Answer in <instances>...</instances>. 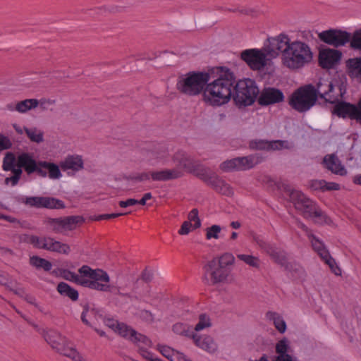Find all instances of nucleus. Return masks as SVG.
Segmentation results:
<instances>
[{
	"label": "nucleus",
	"mask_w": 361,
	"mask_h": 361,
	"mask_svg": "<svg viewBox=\"0 0 361 361\" xmlns=\"http://www.w3.org/2000/svg\"><path fill=\"white\" fill-rule=\"evenodd\" d=\"M62 277L82 286L93 290L110 292L113 295H123L120 288L110 286L108 274L102 269H92L84 265L78 270V274L69 270H63Z\"/></svg>",
	"instance_id": "f257e3e1"
},
{
	"label": "nucleus",
	"mask_w": 361,
	"mask_h": 361,
	"mask_svg": "<svg viewBox=\"0 0 361 361\" xmlns=\"http://www.w3.org/2000/svg\"><path fill=\"white\" fill-rule=\"evenodd\" d=\"M217 73L218 78L207 85L203 96L207 103L219 106L226 104L233 96L235 78L226 68H219Z\"/></svg>",
	"instance_id": "f03ea898"
},
{
	"label": "nucleus",
	"mask_w": 361,
	"mask_h": 361,
	"mask_svg": "<svg viewBox=\"0 0 361 361\" xmlns=\"http://www.w3.org/2000/svg\"><path fill=\"white\" fill-rule=\"evenodd\" d=\"M173 161L176 164L177 168L152 171V173L143 172L132 174L129 175L127 178L139 182L148 180L150 178L155 181H166L180 177L181 176L180 169H183L190 172L195 170V162L192 159L183 151L177 152L173 157Z\"/></svg>",
	"instance_id": "7ed1b4c3"
},
{
	"label": "nucleus",
	"mask_w": 361,
	"mask_h": 361,
	"mask_svg": "<svg viewBox=\"0 0 361 361\" xmlns=\"http://www.w3.org/2000/svg\"><path fill=\"white\" fill-rule=\"evenodd\" d=\"M267 187L283 190L289 197L295 208L305 218L320 217L322 213L316 207L314 202L300 190H293L286 183H276L269 176H264L262 180Z\"/></svg>",
	"instance_id": "20e7f679"
},
{
	"label": "nucleus",
	"mask_w": 361,
	"mask_h": 361,
	"mask_svg": "<svg viewBox=\"0 0 361 361\" xmlns=\"http://www.w3.org/2000/svg\"><path fill=\"white\" fill-rule=\"evenodd\" d=\"M286 53L281 57L282 65L288 69L297 71L314 61V53L310 46L302 41H292Z\"/></svg>",
	"instance_id": "39448f33"
},
{
	"label": "nucleus",
	"mask_w": 361,
	"mask_h": 361,
	"mask_svg": "<svg viewBox=\"0 0 361 361\" xmlns=\"http://www.w3.org/2000/svg\"><path fill=\"white\" fill-rule=\"evenodd\" d=\"M106 325L121 336L136 344L139 349V353L145 359L149 361H163L160 358L154 357V354L148 350V348L152 346V341L147 336L137 333L126 324L116 320L109 319L106 321Z\"/></svg>",
	"instance_id": "423d86ee"
},
{
	"label": "nucleus",
	"mask_w": 361,
	"mask_h": 361,
	"mask_svg": "<svg viewBox=\"0 0 361 361\" xmlns=\"http://www.w3.org/2000/svg\"><path fill=\"white\" fill-rule=\"evenodd\" d=\"M235 258L230 253H224L219 258L209 261L204 267V280L208 284L225 281L231 274V267Z\"/></svg>",
	"instance_id": "0eeeda50"
},
{
	"label": "nucleus",
	"mask_w": 361,
	"mask_h": 361,
	"mask_svg": "<svg viewBox=\"0 0 361 361\" xmlns=\"http://www.w3.org/2000/svg\"><path fill=\"white\" fill-rule=\"evenodd\" d=\"M209 80L208 73L192 71L180 76L176 87L184 94L196 96L204 91Z\"/></svg>",
	"instance_id": "6e6552de"
},
{
	"label": "nucleus",
	"mask_w": 361,
	"mask_h": 361,
	"mask_svg": "<svg viewBox=\"0 0 361 361\" xmlns=\"http://www.w3.org/2000/svg\"><path fill=\"white\" fill-rule=\"evenodd\" d=\"M43 335L47 343L60 354L71 358L73 361H87L73 347L66 337L62 336L54 330H42Z\"/></svg>",
	"instance_id": "1a4fd4ad"
},
{
	"label": "nucleus",
	"mask_w": 361,
	"mask_h": 361,
	"mask_svg": "<svg viewBox=\"0 0 361 361\" xmlns=\"http://www.w3.org/2000/svg\"><path fill=\"white\" fill-rule=\"evenodd\" d=\"M24 171L28 174L36 172L39 176L45 178L49 177L51 180H57L62 177L59 166L51 162L35 160L24 152Z\"/></svg>",
	"instance_id": "9d476101"
},
{
	"label": "nucleus",
	"mask_w": 361,
	"mask_h": 361,
	"mask_svg": "<svg viewBox=\"0 0 361 361\" xmlns=\"http://www.w3.org/2000/svg\"><path fill=\"white\" fill-rule=\"evenodd\" d=\"M317 101L315 87L311 85L302 87L295 90L289 101L290 106L299 112L310 109Z\"/></svg>",
	"instance_id": "9b49d317"
},
{
	"label": "nucleus",
	"mask_w": 361,
	"mask_h": 361,
	"mask_svg": "<svg viewBox=\"0 0 361 361\" xmlns=\"http://www.w3.org/2000/svg\"><path fill=\"white\" fill-rule=\"evenodd\" d=\"M317 97L319 96L329 103H336L341 99L345 93L346 86L343 82H331L321 79L315 88Z\"/></svg>",
	"instance_id": "f8f14e48"
},
{
	"label": "nucleus",
	"mask_w": 361,
	"mask_h": 361,
	"mask_svg": "<svg viewBox=\"0 0 361 361\" xmlns=\"http://www.w3.org/2000/svg\"><path fill=\"white\" fill-rule=\"evenodd\" d=\"M259 93V89L253 80L247 78L240 80L234 84L233 97L240 105H251Z\"/></svg>",
	"instance_id": "ddd939ff"
},
{
	"label": "nucleus",
	"mask_w": 361,
	"mask_h": 361,
	"mask_svg": "<svg viewBox=\"0 0 361 361\" xmlns=\"http://www.w3.org/2000/svg\"><path fill=\"white\" fill-rule=\"evenodd\" d=\"M300 225L301 228L307 233L313 250L318 254L320 258L325 262V264L329 267L331 270L336 275H341V269L337 266L334 259L331 257L324 243L317 238H316L313 234H312L305 225L303 224H300Z\"/></svg>",
	"instance_id": "4468645a"
},
{
	"label": "nucleus",
	"mask_w": 361,
	"mask_h": 361,
	"mask_svg": "<svg viewBox=\"0 0 361 361\" xmlns=\"http://www.w3.org/2000/svg\"><path fill=\"white\" fill-rule=\"evenodd\" d=\"M263 157L259 153L247 157H237L223 162L220 168L223 171L228 172L233 170L245 171L261 163Z\"/></svg>",
	"instance_id": "2eb2a0df"
},
{
	"label": "nucleus",
	"mask_w": 361,
	"mask_h": 361,
	"mask_svg": "<svg viewBox=\"0 0 361 361\" xmlns=\"http://www.w3.org/2000/svg\"><path fill=\"white\" fill-rule=\"evenodd\" d=\"M23 167V154H19L18 159L11 152H7L3 161V169L4 171H11L13 173L11 177L6 178L5 183L15 185L19 180Z\"/></svg>",
	"instance_id": "dca6fc26"
},
{
	"label": "nucleus",
	"mask_w": 361,
	"mask_h": 361,
	"mask_svg": "<svg viewBox=\"0 0 361 361\" xmlns=\"http://www.w3.org/2000/svg\"><path fill=\"white\" fill-rule=\"evenodd\" d=\"M267 55L259 49H249L243 51L240 56L252 70L260 71L267 63Z\"/></svg>",
	"instance_id": "f3484780"
},
{
	"label": "nucleus",
	"mask_w": 361,
	"mask_h": 361,
	"mask_svg": "<svg viewBox=\"0 0 361 361\" xmlns=\"http://www.w3.org/2000/svg\"><path fill=\"white\" fill-rule=\"evenodd\" d=\"M291 42L288 35L284 34L270 37L268 39V44L266 45L267 54L276 58L281 54V57H283Z\"/></svg>",
	"instance_id": "a211bd4d"
},
{
	"label": "nucleus",
	"mask_w": 361,
	"mask_h": 361,
	"mask_svg": "<svg viewBox=\"0 0 361 361\" xmlns=\"http://www.w3.org/2000/svg\"><path fill=\"white\" fill-rule=\"evenodd\" d=\"M201 178L217 192L224 195L231 196L233 194L232 188L224 180L219 178L215 173L204 170L200 174Z\"/></svg>",
	"instance_id": "6ab92c4d"
},
{
	"label": "nucleus",
	"mask_w": 361,
	"mask_h": 361,
	"mask_svg": "<svg viewBox=\"0 0 361 361\" xmlns=\"http://www.w3.org/2000/svg\"><path fill=\"white\" fill-rule=\"evenodd\" d=\"M319 39L330 45L338 47L345 45L350 39V35L345 31L329 30L319 34Z\"/></svg>",
	"instance_id": "aec40b11"
},
{
	"label": "nucleus",
	"mask_w": 361,
	"mask_h": 361,
	"mask_svg": "<svg viewBox=\"0 0 361 361\" xmlns=\"http://www.w3.org/2000/svg\"><path fill=\"white\" fill-rule=\"evenodd\" d=\"M341 52L338 50L326 48L319 50L318 63L324 69H331L336 66L341 59Z\"/></svg>",
	"instance_id": "412c9836"
},
{
	"label": "nucleus",
	"mask_w": 361,
	"mask_h": 361,
	"mask_svg": "<svg viewBox=\"0 0 361 361\" xmlns=\"http://www.w3.org/2000/svg\"><path fill=\"white\" fill-rule=\"evenodd\" d=\"M24 203L37 208L62 209L65 207L63 201L49 197H27Z\"/></svg>",
	"instance_id": "4be33fe9"
},
{
	"label": "nucleus",
	"mask_w": 361,
	"mask_h": 361,
	"mask_svg": "<svg viewBox=\"0 0 361 361\" xmlns=\"http://www.w3.org/2000/svg\"><path fill=\"white\" fill-rule=\"evenodd\" d=\"M250 147L253 149L259 150H281L283 149H290L292 145L286 140H252L250 142Z\"/></svg>",
	"instance_id": "5701e85b"
},
{
	"label": "nucleus",
	"mask_w": 361,
	"mask_h": 361,
	"mask_svg": "<svg viewBox=\"0 0 361 361\" xmlns=\"http://www.w3.org/2000/svg\"><path fill=\"white\" fill-rule=\"evenodd\" d=\"M283 99V94L279 90L276 88H267L262 91L258 101L261 105H269L281 102Z\"/></svg>",
	"instance_id": "b1692460"
},
{
	"label": "nucleus",
	"mask_w": 361,
	"mask_h": 361,
	"mask_svg": "<svg viewBox=\"0 0 361 361\" xmlns=\"http://www.w3.org/2000/svg\"><path fill=\"white\" fill-rule=\"evenodd\" d=\"M290 349L289 342L283 338L276 343L275 351L276 355L271 359L272 361H294V357L288 353Z\"/></svg>",
	"instance_id": "393cba45"
},
{
	"label": "nucleus",
	"mask_w": 361,
	"mask_h": 361,
	"mask_svg": "<svg viewBox=\"0 0 361 361\" xmlns=\"http://www.w3.org/2000/svg\"><path fill=\"white\" fill-rule=\"evenodd\" d=\"M334 113L339 117L355 119L357 121V106L348 102H341L336 104Z\"/></svg>",
	"instance_id": "a878e982"
},
{
	"label": "nucleus",
	"mask_w": 361,
	"mask_h": 361,
	"mask_svg": "<svg viewBox=\"0 0 361 361\" xmlns=\"http://www.w3.org/2000/svg\"><path fill=\"white\" fill-rule=\"evenodd\" d=\"M323 164L328 170L335 174L345 176L347 173L346 169L335 154H328L325 156L323 159Z\"/></svg>",
	"instance_id": "bb28decb"
},
{
	"label": "nucleus",
	"mask_w": 361,
	"mask_h": 361,
	"mask_svg": "<svg viewBox=\"0 0 361 361\" xmlns=\"http://www.w3.org/2000/svg\"><path fill=\"white\" fill-rule=\"evenodd\" d=\"M192 340L198 348L206 351L208 353L212 354L217 350V344L212 337L209 336H199L195 334Z\"/></svg>",
	"instance_id": "cd10ccee"
},
{
	"label": "nucleus",
	"mask_w": 361,
	"mask_h": 361,
	"mask_svg": "<svg viewBox=\"0 0 361 361\" xmlns=\"http://www.w3.org/2000/svg\"><path fill=\"white\" fill-rule=\"evenodd\" d=\"M157 349L163 356L170 361H192L183 353L168 345H159Z\"/></svg>",
	"instance_id": "c85d7f7f"
},
{
	"label": "nucleus",
	"mask_w": 361,
	"mask_h": 361,
	"mask_svg": "<svg viewBox=\"0 0 361 361\" xmlns=\"http://www.w3.org/2000/svg\"><path fill=\"white\" fill-rule=\"evenodd\" d=\"M43 249L59 253L68 254L70 252V247L65 243L55 240L50 237H44Z\"/></svg>",
	"instance_id": "c756f323"
},
{
	"label": "nucleus",
	"mask_w": 361,
	"mask_h": 361,
	"mask_svg": "<svg viewBox=\"0 0 361 361\" xmlns=\"http://www.w3.org/2000/svg\"><path fill=\"white\" fill-rule=\"evenodd\" d=\"M60 166L63 171H78L83 167V161L81 157L78 155L68 156L63 161H61Z\"/></svg>",
	"instance_id": "7c9ffc66"
},
{
	"label": "nucleus",
	"mask_w": 361,
	"mask_h": 361,
	"mask_svg": "<svg viewBox=\"0 0 361 361\" xmlns=\"http://www.w3.org/2000/svg\"><path fill=\"white\" fill-rule=\"evenodd\" d=\"M266 252L271 257V258L278 264L286 267V269H290L287 264V257L286 253L271 245H266L263 246L260 244Z\"/></svg>",
	"instance_id": "2f4dec72"
},
{
	"label": "nucleus",
	"mask_w": 361,
	"mask_h": 361,
	"mask_svg": "<svg viewBox=\"0 0 361 361\" xmlns=\"http://www.w3.org/2000/svg\"><path fill=\"white\" fill-rule=\"evenodd\" d=\"M310 187L313 190L321 192L338 190L340 189L339 184L326 182L324 180H312L310 183Z\"/></svg>",
	"instance_id": "473e14b6"
},
{
	"label": "nucleus",
	"mask_w": 361,
	"mask_h": 361,
	"mask_svg": "<svg viewBox=\"0 0 361 361\" xmlns=\"http://www.w3.org/2000/svg\"><path fill=\"white\" fill-rule=\"evenodd\" d=\"M349 75L356 80L361 82V59H350L347 61Z\"/></svg>",
	"instance_id": "72a5a7b5"
},
{
	"label": "nucleus",
	"mask_w": 361,
	"mask_h": 361,
	"mask_svg": "<svg viewBox=\"0 0 361 361\" xmlns=\"http://www.w3.org/2000/svg\"><path fill=\"white\" fill-rule=\"evenodd\" d=\"M168 154L169 153L165 148H159L149 153V161L152 165L159 163L166 164Z\"/></svg>",
	"instance_id": "f704fd0d"
},
{
	"label": "nucleus",
	"mask_w": 361,
	"mask_h": 361,
	"mask_svg": "<svg viewBox=\"0 0 361 361\" xmlns=\"http://www.w3.org/2000/svg\"><path fill=\"white\" fill-rule=\"evenodd\" d=\"M56 289L61 295L68 297L73 301L78 299V292L65 282H60Z\"/></svg>",
	"instance_id": "c9c22d12"
},
{
	"label": "nucleus",
	"mask_w": 361,
	"mask_h": 361,
	"mask_svg": "<svg viewBox=\"0 0 361 361\" xmlns=\"http://www.w3.org/2000/svg\"><path fill=\"white\" fill-rule=\"evenodd\" d=\"M24 133L26 134L27 138L32 142L41 143L44 140V132L37 127H24Z\"/></svg>",
	"instance_id": "e433bc0d"
},
{
	"label": "nucleus",
	"mask_w": 361,
	"mask_h": 361,
	"mask_svg": "<svg viewBox=\"0 0 361 361\" xmlns=\"http://www.w3.org/2000/svg\"><path fill=\"white\" fill-rule=\"evenodd\" d=\"M267 318L273 322L276 329L280 333H284L286 331V324L283 317L279 313L274 312H268L267 313Z\"/></svg>",
	"instance_id": "4c0bfd02"
},
{
	"label": "nucleus",
	"mask_w": 361,
	"mask_h": 361,
	"mask_svg": "<svg viewBox=\"0 0 361 361\" xmlns=\"http://www.w3.org/2000/svg\"><path fill=\"white\" fill-rule=\"evenodd\" d=\"M172 330L176 334L192 338H193L195 334L192 326L181 322H178L175 324L172 327Z\"/></svg>",
	"instance_id": "58836bf2"
},
{
	"label": "nucleus",
	"mask_w": 361,
	"mask_h": 361,
	"mask_svg": "<svg viewBox=\"0 0 361 361\" xmlns=\"http://www.w3.org/2000/svg\"><path fill=\"white\" fill-rule=\"evenodd\" d=\"M63 219L65 231L74 229L78 224H80L84 221V219L80 216H71Z\"/></svg>",
	"instance_id": "ea45409f"
},
{
	"label": "nucleus",
	"mask_w": 361,
	"mask_h": 361,
	"mask_svg": "<svg viewBox=\"0 0 361 361\" xmlns=\"http://www.w3.org/2000/svg\"><path fill=\"white\" fill-rule=\"evenodd\" d=\"M30 264L37 268H42L44 271H50L52 265L48 260L39 257L37 256H32L30 259Z\"/></svg>",
	"instance_id": "a19ab883"
},
{
	"label": "nucleus",
	"mask_w": 361,
	"mask_h": 361,
	"mask_svg": "<svg viewBox=\"0 0 361 361\" xmlns=\"http://www.w3.org/2000/svg\"><path fill=\"white\" fill-rule=\"evenodd\" d=\"M24 243H29L35 248L43 249L44 237L40 238L37 235L24 234Z\"/></svg>",
	"instance_id": "79ce46f5"
},
{
	"label": "nucleus",
	"mask_w": 361,
	"mask_h": 361,
	"mask_svg": "<svg viewBox=\"0 0 361 361\" xmlns=\"http://www.w3.org/2000/svg\"><path fill=\"white\" fill-rule=\"evenodd\" d=\"M212 325L211 319L206 314H201L199 316V321L194 328L196 331H200L204 329L210 327Z\"/></svg>",
	"instance_id": "37998d69"
},
{
	"label": "nucleus",
	"mask_w": 361,
	"mask_h": 361,
	"mask_svg": "<svg viewBox=\"0 0 361 361\" xmlns=\"http://www.w3.org/2000/svg\"><path fill=\"white\" fill-rule=\"evenodd\" d=\"M238 258L250 267L258 268L259 267V259L258 257L249 255L240 254L237 255Z\"/></svg>",
	"instance_id": "c03bdc74"
},
{
	"label": "nucleus",
	"mask_w": 361,
	"mask_h": 361,
	"mask_svg": "<svg viewBox=\"0 0 361 361\" xmlns=\"http://www.w3.org/2000/svg\"><path fill=\"white\" fill-rule=\"evenodd\" d=\"M47 223L55 233H63L65 231L63 218L49 219Z\"/></svg>",
	"instance_id": "a18cd8bd"
},
{
	"label": "nucleus",
	"mask_w": 361,
	"mask_h": 361,
	"mask_svg": "<svg viewBox=\"0 0 361 361\" xmlns=\"http://www.w3.org/2000/svg\"><path fill=\"white\" fill-rule=\"evenodd\" d=\"M221 231V228L219 225H212L206 230V238L207 240L212 238L218 239Z\"/></svg>",
	"instance_id": "49530a36"
},
{
	"label": "nucleus",
	"mask_w": 361,
	"mask_h": 361,
	"mask_svg": "<svg viewBox=\"0 0 361 361\" xmlns=\"http://www.w3.org/2000/svg\"><path fill=\"white\" fill-rule=\"evenodd\" d=\"M0 284L6 286L10 290L14 291L17 293L16 290L15 289V283L11 281L8 275L4 272L0 271Z\"/></svg>",
	"instance_id": "de8ad7c7"
},
{
	"label": "nucleus",
	"mask_w": 361,
	"mask_h": 361,
	"mask_svg": "<svg viewBox=\"0 0 361 361\" xmlns=\"http://www.w3.org/2000/svg\"><path fill=\"white\" fill-rule=\"evenodd\" d=\"M350 45L354 49L361 51V29L354 32L350 40Z\"/></svg>",
	"instance_id": "09e8293b"
},
{
	"label": "nucleus",
	"mask_w": 361,
	"mask_h": 361,
	"mask_svg": "<svg viewBox=\"0 0 361 361\" xmlns=\"http://www.w3.org/2000/svg\"><path fill=\"white\" fill-rule=\"evenodd\" d=\"M189 222H194V227L199 228L201 226L200 221L198 217V210L197 209H192L188 214Z\"/></svg>",
	"instance_id": "8fccbe9b"
},
{
	"label": "nucleus",
	"mask_w": 361,
	"mask_h": 361,
	"mask_svg": "<svg viewBox=\"0 0 361 361\" xmlns=\"http://www.w3.org/2000/svg\"><path fill=\"white\" fill-rule=\"evenodd\" d=\"M39 108V102L37 99H24V112Z\"/></svg>",
	"instance_id": "3c124183"
},
{
	"label": "nucleus",
	"mask_w": 361,
	"mask_h": 361,
	"mask_svg": "<svg viewBox=\"0 0 361 361\" xmlns=\"http://www.w3.org/2000/svg\"><path fill=\"white\" fill-rule=\"evenodd\" d=\"M38 102H39V108L41 110L48 109L51 106H52L54 104V100L47 99L45 98H42L40 99H38Z\"/></svg>",
	"instance_id": "603ef678"
},
{
	"label": "nucleus",
	"mask_w": 361,
	"mask_h": 361,
	"mask_svg": "<svg viewBox=\"0 0 361 361\" xmlns=\"http://www.w3.org/2000/svg\"><path fill=\"white\" fill-rule=\"evenodd\" d=\"M192 224L189 221H184L178 231L180 235H187L190 231Z\"/></svg>",
	"instance_id": "864d4df0"
},
{
	"label": "nucleus",
	"mask_w": 361,
	"mask_h": 361,
	"mask_svg": "<svg viewBox=\"0 0 361 361\" xmlns=\"http://www.w3.org/2000/svg\"><path fill=\"white\" fill-rule=\"evenodd\" d=\"M140 317L147 322H152L154 320L152 314L147 310H142L140 313Z\"/></svg>",
	"instance_id": "5fc2aeb1"
},
{
	"label": "nucleus",
	"mask_w": 361,
	"mask_h": 361,
	"mask_svg": "<svg viewBox=\"0 0 361 361\" xmlns=\"http://www.w3.org/2000/svg\"><path fill=\"white\" fill-rule=\"evenodd\" d=\"M138 203V200L135 199H128L127 200L120 201L118 204L121 207L126 208L130 206H134Z\"/></svg>",
	"instance_id": "6e6d98bb"
},
{
	"label": "nucleus",
	"mask_w": 361,
	"mask_h": 361,
	"mask_svg": "<svg viewBox=\"0 0 361 361\" xmlns=\"http://www.w3.org/2000/svg\"><path fill=\"white\" fill-rule=\"evenodd\" d=\"M10 146V140L7 137L0 135V151L8 149Z\"/></svg>",
	"instance_id": "4d7b16f0"
},
{
	"label": "nucleus",
	"mask_w": 361,
	"mask_h": 361,
	"mask_svg": "<svg viewBox=\"0 0 361 361\" xmlns=\"http://www.w3.org/2000/svg\"><path fill=\"white\" fill-rule=\"evenodd\" d=\"M152 278V274L151 271L145 269L142 274V279L145 282H149Z\"/></svg>",
	"instance_id": "13d9d810"
},
{
	"label": "nucleus",
	"mask_w": 361,
	"mask_h": 361,
	"mask_svg": "<svg viewBox=\"0 0 361 361\" xmlns=\"http://www.w3.org/2000/svg\"><path fill=\"white\" fill-rule=\"evenodd\" d=\"M88 314H89V310L87 309L83 310V311L81 314V320L86 325H90V324L87 318Z\"/></svg>",
	"instance_id": "bf43d9fd"
},
{
	"label": "nucleus",
	"mask_w": 361,
	"mask_h": 361,
	"mask_svg": "<svg viewBox=\"0 0 361 361\" xmlns=\"http://www.w3.org/2000/svg\"><path fill=\"white\" fill-rule=\"evenodd\" d=\"M357 121L361 122V99L357 106Z\"/></svg>",
	"instance_id": "052dcab7"
},
{
	"label": "nucleus",
	"mask_w": 361,
	"mask_h": 361,
	"mask_svg": "<svg viewBox=\"0 0 361 361\" xmlns=\"http://www.w3.org/2000/svg\"><path fill=\"white\" fill-rule=\"evenodd\" d=\"M353 182L355 184L361 185V175L355 176L353 178Z\"/></svg>",
	"instance_id": "680f3d73"
},
{
	"label": "nucleus",
	"mask_w": 361,
	"mask_h": 361,
	"mask_svg": "<svg viewBox=\"0 0 361 361\" xmlns=\"http://www.w3.org/2000/svg\"><path fill=\"white\" fill-rule=\"evenodd\" d=\"M231 226L234 229H238L240 227V223L238 221H232L231 223Z\"/></svg>",
	"instance_id": "e2e57ef3"
},
{
	"label": "nucleus",
	"mask_w": 361,
	"mask_h": 361,
	"mask_svg": "<svg viewBox=\"0 0 361 361\" xmlns=\"http://www.w3.org/2000/svg\"><path fill=\"white\" fill-rule=\"evenodd\" d=\"M16 109L20 113H23V101L19 102L16 107Z\"/></svg>",
	"instance_id": "0e129e2a"
},
{
	"label": "nucleus",
	"mask_w": 361,
	"mask_h": 361,
	"mask_svg": "<svg viewBox=\"0 0 361 361\" xmlns=\"http://www.w3.org/2000/svg\"><path fill=\"white\" fill-rule=\"evenodd\" d=\"M255 361H269L266 354H263L258 360Z\"/></svg>",
	"instance_id": "69168bd1"
},
{
	"label": "nucleus",
	"mask_w": 361,
	"mask_h": 361,
	"mask_svg": "<svg viewBox=\"0 0 361 361\" xmlns=\"http://www.w3.org/2000/svg\"><path fill=\"white\" fill-rule=\"evenodd\" d=\"M123 214H122V213H112V214H109V216H110V219H114V218H116L120 216H122Z\"/></svg>",
	"instance_id": "338daca9"
},
{
	"label": "nucleus",
	"mask_w": 361,
	"mask_h": 361,
	"mask_svg": "<svg viewBox=\"0 0 361 361\" xmlns=\"http://www.w3.org/2000/svg\"><path fill=\"white\" fill-rule=\"evenodd\" d=\"M145 200H149L150 199H152V194L151 192H147L145 193L143 197H142Z\"/></svg>",
	"instance_id": "774afa93"
}]
</instances>
